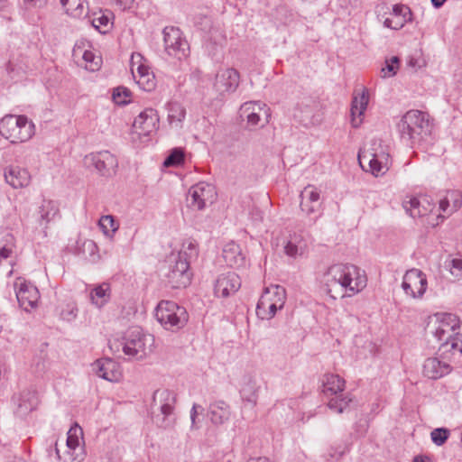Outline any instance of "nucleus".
Masks as SVG:
<instances>
[{
    "label": "nucleus",
    "instance_id": "412c9836",
    "mask_svg": "<svg viewBox=\"0 0 462 462\" xmlns=\"http://www.w3.org/2000/svg\"><path fill=\"white\" fill-rule=\"evenodd\" d=\"M97 375L109 382H118L122 377L120 365L111 358L98 359L92 365Z\"/></svg>",
    "mask_w": 462,
    "mask_h": 462
},
{
    "label": "nucleus",
    "instance_id": "0e129e2a",
    "mask_svg": "<svg viewBox=\"0 0 462 462\" xmlns=\"http://www.w3.org/2000/svg\"><path fill=\"white\" fill-rule=\"evenodd\" d=\"M383 24L387 28L398 30V29H400V28H402L403 26V22H398L394 25H393L392 20L387 18V19H385Z\"/></svg>",
    "mask_w": 462,
    "mask_h": 462
},
{
    "label": "nucleus",
    "instance_id": "39448f33",
    "mask_svg": "<svg viewBox=\"0 0 462 462\" xmlns=\"http://www.w3.org/2000/svg\"><path fill=\"white\" fill-rule=\"evenodd\" d=\"M176 394L168 389H158L153 393L151 404L152 420L162 429L172 428L176 422Z\"/></svg>",
    "mask_w": 462,
    "mask_h": 462
},
{
    "label": "nucleus",
    "instance_id": "bb28decb",
    "mask_svg": "<svg viewBox=\"0 0 462 462\" xmlns=\"http://www.w3.org/2000/svg\"><path fill=\"white\" fill-rule=\"evenodd\" d=\"M60 214L59 205L56 201L51 199H43L38 210V224L46 229L49 224L55 219Z\"/></svg>",
    "mask_w": 462,
    "mask_h": 462
},
{
    "label": "nucleus",
    "instance_id": "3c124183",
    "mask_svg": "<svg viewBox=\"0 0 462 462\" xmlns=\"http://www.w3.org/2000/svg\"><path fill=\"white\" fill-rule=\"evenodd\" d=\"M448 263V267L452 276L460 279L462 277V259L452 258Z\"/></svg>",
    "mask_w": 462,
    "mask_h": 462
},
{
    "label": "nucleus",
    "instance_id": "680f3d73",
    "mask_svg": "<svg viewBox=\"0 0 462 462\" xmlns=\"http://www.w3.org/2000/svg\"><path fill=\"white\" fill-rule=\"evenodd\" d=\"M449 196L453 199V205L451 206L450 210L448 212V214H451L460 208L462 200L459 199V196L455 192H451Z\"/></svg>",
    "mask_w": 462,
    "mask_h": 462
},
{
    "label": "nucleus",
    "instance_id": "ddd939ff",
    "mask_svg": "<svg viewBox=\"0 0 462 462\" xmlns=\"http://www.w3.org/2000/svg\"><path fill=\"white\" fill-rule=\"evenodd\" d=\"M172 262L174 264H171L169 273L166 274L167 282L174 289L187 287L191 279L189 260L174 256Z\"/></svg>",
    "mask_w": 462,
    "mask_h": 462
},
{
    "label": "nucleus",
    "instance_id": "423d86ee",
    "mask_svg": "<svg viewBox=\"0 0 462 462\" xmlns=\"http://www.w3.org/2000/svg\"><path fill=\"white\" fill-rule=\"evenodd\" d=\"M34 134V124L25 116L6 115L0 120V134L12 143H24Z\"/></svg>",
    "mask_w": 462,
    "mask_h": 462
},
{
    "label": "nucleus",
    "instance_id": "7c9ffc66",
    "mask_svg": "<svg viewBox=\"0 0 462 462\" xmlns=\"http://www.w3.org/2000/svg\"><path fill=\"white\" fill-rule=\"evenodd\" d=\"M223 258L230 267H241L245 263V257L239 245L235 242H229L224 246Z\"/></svg>",
    "mask_w": 462,
    "mask_h": 462
},
{
    "label": "nucleus",
    "instance_id": "37998d69",
    "mask_svg": "<svg viewBox=\"0 0 462 462\" xmlns=\"http://www.w3.org/2000/svg\"><path fill=\"white\" fill-rule=\"evenodd\" d=\"M440 350L444 353L451 352L452 355L457 352L462 354V334L459 333V330L453 336V337H451L446 346H442Z\"/></svg>",
    "mask_w": 462,
    "mask_h": 462
},
{
    "label": "nucleus",
    "instance_id": "2eb2a0df",
    "mask_svg": "<svg viewBox=\"0 0 462 462\" xmlns=\"http://www.w3.org/2000/svg\"><path fill=\"white\" fill-rule=\"evenodd\" d=\"M85 164L94 167L101 175L107 176L117 167V159L108 151H101L85 156Z\"/></svg>",
    "mask_w": 462,
    "mask_h": 462
},
{
    "label": "nucleus",
    "instance_id": "e433bc0d",
    "mask_svg": "<svg viewBox=\"0 0 462 462\" xmlns=\"http://www.w3.org/2000/svg\"><path fill=\"white\" fill-rule=\"evenodd\" d=\"M131 61H134V60H131ZM131 70L134 79L138 77V84L144 85L146 83L149 88L153 86V76L147 66L132 62Z\"/></svg>",
    "mask_w": 462,
    "mask_h": 462
},
{
    "label": "nucleus",
    "instance_id": "09e8293b",
    "mask_svg": "<svg viewBox=\"0 0 462 462\" xmlns=\"http://www.w3.org/2000/svg\"><path fill=\"white\" fill-rule=\"evenodd\" d=\"M449 436V430L445 428H438L431 431V440L437 446L443 445Z\"/></svg>",
    "mask_w": 462,
    "mask_h": 462
},
{
    "label": "nucleus",
    "instance_id": "a18cd8bd",
    "mask_svg": "<svg viewBox=\"0 0 462 462\" xmlns=\"http://www.w3.org/2000/svg\"><path fill=\"white\" fill-rule=\"evenodd\" d=\"M278 296L280 299H282L281 296L282 297V294ZM278 310H282V300L279 299L276 302L273 303V305L267 306V310H258L256 315L263 320H270L275 316Z\"/></svg>",
    "mask_w": 462,
    "mask_h": 462
},
{
    "label": "nucleus",
    "instance_id": "c9c22d12",
    "mask_svg": "<svg viewBox=\"0 0 462 462\" xmlns=\"http://www.w3.org/2000/svg\"><path fill=\"white\" fill-rule=\"evenodd\" d=\"M167 110L170 125L175 127H181V124L186 116L184 106L179 102L171 101L167 104Z\"/></svg>",
    "mask_w": 462,
    "mask_h": 462
},
{
    "label": "nucleus",
    "instance_id": "f3484780",
    "mask_svg": "<svg viewBox=\"0 0 462 462\" xmlns=\"http://www.w3.org/2000/svg\"><path fill=\"white\" fill-rule=\"evenodd\" d=\"M159 116L152 108L145 109L135 117L133 128L139 136H149L158 128Z\"/></svg>",
    "mask_w": 462,
    "mask_h": 462
},
{
    "label": "nucleus",
    "instance_id": "c756f323",
    "mask_svg": "<svg viewBox=\"0 0 462 462\" xmlns=\"http://www.w3.org/2000/svg\"><path fill=\"white\" fill-rule=\"evenodd\" d=\"M346 382L337 374H326L322 379V393L328 398L344 392Z\"/></svg>",
    "mask_w": 462,
    "mask_h": 462
},
{
    "label": "nucleus",
    "instance_id": "f257e3e1",
    "mask_svg": "<svg viewBox=\"0 0 462 462\" xmlns=\"http://www.w3.org/2000/svg\"><path fill=\"white\" fill-rule=\"evenodd\" d=\"M321 283L326 293L337 300L353 297L367 285L365 271L351 263H334L323 273Z\"/></svg>",
    "mask_w": 462,
    "mask_h": 462
},
{
    "label": "nucleus",
    "instance_id": "4be33fe9",
    "mask_svg": "<svg viewBox=\"0 0 462 462\" xmlns=\"http://www.w3.org/2000/svg\"><path fill=\"white\" fill-rule=\"evenodd\" d=\"M368 102L369 93L365 87H362L360 91L357 89L354 91L351 103L352 125L354 127H357L361 124L362 119L360 117L366 110Z\"/></svg>",
    "mask_w": 462,
    "mask_h": 462
},
{
    "label": "nucleus",
    "instance_id": "bf43d9fd",
    "mask_svg": "<svg viewBox=\"0 0 462 462\" xmlns=\"http://www.w3.org/2000/svg\"><path fill=\"white\" fill-rule=\"evenodd\" d=\"M272 299L269 295V290H263L261 298L259 299L257 305H256V312L258 310H267V306L273 305Z\"/></svg>",
    "mask_w": 462,
    "mask_h": 462
},
{
    "label": "nucleus",
    "instance_id": "c85d7f7f",
    "mask_svg": "<svg viewBox=\"0 0 462 462\" xmlns=\"http://www.w3.org/2000/svg\"><path fill=\"white\" fill-rule=\"evenodd\" d=\"M356 401L351 393H344L343 392L330 397L328 400V408L337 414L348 411L354 406Z\"/></svg>",
    "mask_w": 462,
    "mask_h": 462
},
{
    "label": "nucleus",
    "instance_id": "c03bdc74",
    "mask_svg": "<svg viewBox=\"0 0 462 462\" xmlns=\"http://www.w3.org/2000/svg\"><path fill=\"white\" fill-rule=\"evenodd\" d=\"M197 243L195 241L187 240L182 244V247L176 256L179 258H187L189 261L190 259L197 257Z\"/></svg>",
    "mask_w": 462,
    "mask_h": 462
},
{
    "label": "nucleus",
    "instance_id": "603ef678",
    "mask_svg": "<svg viewBox=\"0 0 462 462\" xmlns=\"http://www.w3.org/2000/svg\"><path fill=\"white\" fill-rule=\"evenodd\" d=\"M305 125L312 124V109L306 106L304 109L298 108L294 114Z\"/></svg>",
    "mask_w": 462,
    "mask_h": 462
},
{
    "label": "nucleus",
    "instance_id": "4d7b16f0",
    "mask_svg": "<svg viewBox=\"0 0 462 462\" xmlns=\"http://www.w3.org/2000/svg\"><path fill=\"white\" fill-rule=\"evenodd\" d=\"M272 299L269 295V290H263L261 298L259 299L257 305H256V312L258 310H267V306L273 305Z\"/></svg>",
    "mask_w": 462,
    "mask_h": 462
},
{
    "label": "nucleus",
    "instance_id": "a211bd4d",
    "mask_svg": "<svg viewBox=\"0 0 462 462\" xmlns=\"http://www.w3.org/2000/svg\"><path fill=\"white\" fill-rule=\"evenodd\" d=\"M241 287V279L234 272L220 274L215 283L214 291L217 297L226 298Z\"/></svg>",
    "mask_w": 462,
    "mask_h": 462
},
{
    "label": "nucleus",
    "instance_id": "473e14b6",
    "mask_svg": "<svg viewBox=\"0 0 462 462\" xmlns=\"http://www.w3.org/2000/svg\"><path fill=\"white\" fill-rule=\"evenodd\" d=\"M209 414L212 423L221 425L229 420L231 409L226 402L219 400L209 405Z\"/></svg>",
    "mask_w": 462,
    "mask_h": 462
},
{
    "label": "nucleus",
    "instance_id": "49530a36",
    "mask_svg": "<svg viewBox=\"0 0 462 462\" xmlns=\"http://www.w3.org/2000/svg\"><path fill=\"white\" fill-rule=\"evenodd\" d=\"M103 60H77V67L88 71L95 72L100 69Z\"/></svg>",
    "mask_w": 462,
    "mask_h": 462
},
{
    "label": "nucleus",
    "instance_id": "4468645a",
    "mask_svg": "<svg viewBox=\"0 0 462 462\" xmlns=\"http://www.w3.org/2000/svg\"><path fill=\"white\" fill-rule=\"evenodd\" d=\"M14 287L16 289V298L21 308L25 311H30L37 307L40 293L33 284L18 278L14 283Z\"/></svg>",
    "mask_w": 462,
    "mask_h": 462
},
{
    "label": "nucleus",
    "instance_id": "6e6552de",
    "mask_svg": "<svg viewBox=\"0 0 462 462\" xmlns=\"http://www.w3.org/2000/svg\"><path fill=\"white\" fill-rule=\"evenodd\" d=\"M460 321L455 314L437 313L428 324L429 332L440 342L439 349L459 330Z\"/></svg>",
    "mask_w": 462,
    "mask_h": 462
},
{
    "label": "nucleus",
    "instance_id": "a19ab883",
    "mask_svg": "<svg viewBox=\"0 0 462 462\" xmlns=\"http://www.w3.org/2000/svg\"><path fill=\"white\" fill-rule=\"evenodd\" d=\"M131 91L125 87H117L113 90V100L116 104L125 106L131 101Z\"/></svg>",
    "mask_w": 462,
    "mask_h": 462
},
{
    "label": "nucleus",
    "instance_id": "b1692460",
    "mask_svg": "<svg viewBox=\"0 0 462 462\" xmlns=\"http://www.w3.org/2000/svg\"><path fill=\"white\" fill-rule=\"evenodd\" d=\"M403 208L409 215L415 217H422L430 214L434 205L430 203L427 196L420 198H411L403 202Z\"/></svg>",
    "mask_w": 462,
    "mask_h": 462
},
{
    "label": "nucleus",
    "instance_id": "20e7f679",
    "mask_svg": "<svg viewBox=\"0 0 462 462\" xmlns=\"http://www.w3.org/2000/svg\"><path fill=\"white\" fill-rule=\"evenodd\" d=\"M402 140L408 144H414L430 133L429 115L420 110H410L398 123Z\"/></svg>",
    "mask_w": 462,
    "mask_h": 462
},
{
    "label": "nucleus",
    "instance_id": "a878e982",
    "mask_svg": "<svg viewBox=\"0 0 462 462\" xmlns=\"http://www.w3.org/2000/svg\"><path fill=\"white\" fill-rule=\"evenodd\" d=\"M5 179L13 188L20 189L30 184L31 175L26 169L11 165L5 171Z\"/></svg>",
    "mask_w": 462,
    "mask_h": 462
},
{
    "label": "nucleus",
    "instance_id": "338daca9",
    "mask_svg": "<svg viewBox=\"0 0 462 462\" xmlns=\"http://www.w3.org/2000/svg\"><path fill=\"white\" fill-rule=\"evenodd\" d=\"M12 254V249L8 248L6 246H3L0 249V258L6 259L8 258Z\"/></svg>",
    "mask_w": 462,
    "mask_h": 462
},
{
    "label": "nucleus",
    "instance_id": "864d4df0",
    "mask_svg": "<svg viewBox=\"0 0 462 462\" xmlns=\"http://www.w3.org/2000/svg\"><path fill=\"white\" fill-rule=\"evenodd\" d=\"M393 13L396 16H402L403 23L407 21L411 20V15H412L411 11L408 6H406L404 5H395L393 7Z\"/></svg>",
    "mask_w": 462,
    "mask_h": 462
},
{
    "label": "nucleus",
    "instance_id": "393cba45",
    "mask_svg": "<svg viewBox=\"0 0 462 462\" xmlns=\"http://www.w3.org/2000/svg\"><path fill=\"white\" fill-rule=\"evenodd\" d=\"M450 372V365L439 360L438 357H430L424 361L422 373L429 379L438 380Z\"/></svg>",
    "mask_w": 462,
    "mask_h": 462
},
{
    "label": "nucleus",
    "instance_id": "f704fd0d",
    "mask_svg": "<svg viewBox=\"0 0 462 462\" xmlns=\"http://www.w3.org/2000/svg\"><path fill=\"white\" fill-rule=\"evenodd\" d=\"M66 13L74 18L86 17L88 14L87 0H60Z\"/></svg>",
    "mask_w": 462,
    "mask_h": 462
},
{
    "label": "nucleus",
    "instance_id": "774afa93",
    "mask_svg": "<svg viewBox=\"0 0 462 462\" xmlns=\"http://www.w3.org/2000/svg\"><path fill=\"white\" fill-rule=\"evenodd\" d=\"M247 462H273L268 457H252L247 460Z\"/></svg>",
    "mask_w": 462,
    "mask_h": 462
},
{
    "label": "nucleus",
    "instance_id": "72a5a7b5",
    "mask_svg": "<svg viewBox=\"0 0 462 462\" xmlns=\"http://www.w3.org/2000/svg\"><path fill=\"white\" fill-rule=\"evenodd\" d=\"M90 301L97 308H102L111 298V288L109 283L103 282L96 285L89 292Z\"/></svg>",
    "mask_w": 462,
    "mask_h": 462
},
{
    "label": "nucleus",
    "instance_id": "1a4fd4ad",
    "mask_svg": "<svg viewBox=\"0 0 462 462\" xmlns=\"http://www.w3.org/2000/svg\"><path fill=\"white\" fill-rule=\"evenodd\" d=\"M162 33L165 51L169 56L175 58H188L189 56V45L180 28L166 26Z\"/></svg>",
    "mask_w": 462,
    "mask_h": 462
},
{
    "label": "nucleus",
    "instance_id": "de8ad7c7",
    "mask_svg": "<svg viewBox=\"0 0 462 462\" xmlns=\"http://www.w3.org/2000/svg\"><path fill=\"white\" fill-rule=\"evenodd\" d=\"M184 160V153L181 149L175 148L165 159L163 165L165 167L180 165Z\"/></svg>",
    "mask_w": 462,
    "mask_h": 462
},
{
    "label": "nucleus",
    "instance_id": "cd10ccee",
    "mask_svg": "<svg viewBox=\"0 0 462 462\" xmlns=\"http://www.w3.org/2000/svg\"><path fill=\"white\" fill-rule=\"evenodd\" d=\"M259 388L256 379L251 374H245L243 377L240 389L242 399L252 406H255L257 403Z\"/></svg>",
    "mask_w": 462,
    "mask_h": 462
},
{
    "label": "nucleus",
    "instance_id": "7ed1b4c3",
    "mask_svg": "<svg viewBox=\"0 0 462 462\" xmlns=\"http://www.w3.org/2000/svg\"><path fill=\"white\" fill-rule=\"evenodd\" d=\"M360 166L375 177L384 175L391 165L388 147L381 140H371L362 148L357 156Z\"/></svg>",
    "mask_w": 462,
    "mask_h": 462
},
{
    "label": "nucleus",
    "instance_id": "ea45409f",
    "mask_svg": "<svg viewBox=\"0 0 462 462\" xmlns=\"http://www.w3.org/2000/svg\"><path fill=\"white\" fill-rule=\"evenodd\" d=\"M92 46L89 42L79 41L76 42L72 54L74 58H96L97 53L92 50Z\"/></svg>",
    "mask_w": 462,
    "mask_h": 462
},
{
    "label": "nucleus",
    "instance_id": "aec40b11",
    "mask_svg": "<svg viewBox=\"0 0 462 462\" xmlns=\"http://www.w3.org/2000/svg\"><path fill=\"white\" fill-rule=\"evenodd\" d=\"M300 208L302 213L310 217L320 207V191L313 185L306 186L300 194Z\"/></svg>",
    "mask_w": 462,
    "mask_h": 462
},
{
    "label": "nucleus",
    "instance_id": "9b49d317",
    "mask_svg": "<svg viewBox=\"0 0 462 462\" xmlns=\"http://www.w3.org/2000/svg\"><path fill=\"white\" fill-rule=\"evenodd\" d=\"M240 116L247 127L263 126L269 122L270 109L261 102H245L240 107Z\"/></svg>",
    "mask_w": 462,
    "mask_h": 462
},
{
    "label": "nucleus",
    "instance_id": "f03ea898",
    "mask_svg": "<svg viewBox=\"0 0 462 462\" xmlns=\"http://www.w3.org/2000/svg\"><path fill=\"white\" fill-rule=\"evenodd\" d=\"M108 344L114 354L122 351L128 359L142 360L152 352L154 337L144 333L142 328L134 327L125 332L122 340H109Z\"/></svg>",
    "mask_w": 462,
    "mask_h": 462
},
{
    "label": "nucleus",
    "instance_id": "2f4dec72",
    "mask_svg": "<svg viewBox=\"0 0 462 462\" xmlns=\"http://www.w3.org/2000/svg\"><path fill=\"white\" fill-rule=\"evenodd\" d=\"M307 242L301 234L293 233L290 235L284 245V253L290 257L296 258L302 255L307 250Z\"/></svg>",
    "mask_w": 462,
    "mask_h": 462
},
{
    "label": "nucleus",
    "instance_id": "79ce46f5",
    "mask_svg": "<svg viewBox=\"0 0 462 462\" xmlns=\"http://www.w3.org/2000/svg\"><path fill=\"white\" fill-rule=\"evenodd\" d=\"M402 60H385L384 65L381 68L383 79L391 78L396 75L401 67Z\"/></svg>",
    "mask_w": 462,
    "mask_h": 462
},
{
    "label": "nucleus",
    "instance_id": "58836bf2",
    "mask_svg": "<svg viewBox=\"0 0 462 462\" xmlns=\"http://www.w3.org/2000/svg\"><path fill=\"white\" fill-rule=\"evenodd\" d=\"M90 23L101 33H106L112 27L110 15L101 12L95 14Z\"/></svg>",
    "mask_w": 462,
    "mask_h": 462
},
{
    "label": "nucleus",
    "instance_id": "5fc2aeb1",
    "mask_svg": "<svg viewBox=\"0 0 462 462\" xmlns=\"http://www.w3.org/2000/svg\"><path fill=\"white\" fill-rule=\"evenodd\" d=\"M195 24L201 31L210 32L211 27H212V21H211V18L207 15L199 14L195 18Z\"/></svg>",
    "mask_w": 462,
    "mask_h": 462
},
{
    "label": "nucleus",
    "instance_id": "69168bd1",
    "mask_svg": "<svg viewBox=\"0 0 462 462\" xmlns=\"http://www.w3.org/2000/svg\"><path fill=\"white\" fill-rule=\"evenodd\" d=\"M48 0H27V4L30 6H33L36 8H42L46 5Z\"/></svg>",
    "mask_w": 462,
    "mask_h": 462
},
{
    "label": "nucleus",
    "instance_id": "f8f14e48",
    "mask_svg": "<svg viewBox=\"0 0 462 462\" xmlns=\"http://www.w3.org/2000/svg\"><path fill=\"white\" fill-rule=\"evenodd\" d=\"M426 274L416 268L408 270L402 280V288L407 296L421 299L427 290Z\"/></svg>",
    "mask_w": 462,
    "mask_h": 462
},
{
    "label": "nucleus",
    "instance_id": "e2e57ef3",
    "mask_svg": "<svg viewBox=\"0 0 462 462\" xmlns=\"http://www.w3.org/2000/svg\"><path fill=\"white\" fill-rule=\"evenodd\" d=\"M449 198L446 197L445 199L439 201V210L443 213H447L448 215L450 210Z\"/></svg>",
    "mask_w": 462,
    "mask_h": 462
},
{
    "label": "nucleus",
    "instance_id": "052dcab7",
    "mask_svg": "<svg viewBox=\"0 0 462 462\" xmlns=\"http://www.w3.org/2000/svg\"><path fill=\"white\" fill-rule=\"evenodd\" d=\"M426 66V60H408L406 63V70L409 73H414L419 69Z\"/></svg>",
    "mask_w": 462,
    "mask_h": 462
},
{
    "label": "nucleus",
    "instance_id": "dca6fc26",
    "mask_svg": "<svg viewBox=\"0 0 462 462\" xmlns=\"http://www.w3.org/2000/svg\"><path fill=\"white\" fill-rule=\"evenodd\" d=\"M82 429L75 424L68 431L67 450L64 452V462H81L84 458L83 448L80 447Z\"/></svg>",
    "mask_w": 462,
    "mask_h": 462
},
{
    "label": "nucleus",
    "instance_id": "8fccbe9b",
    "mask_svg": "<svg viewBox=\"0 0 462 462\" xmlns=\"http://www.w3.org/2000/svg\"><path fill=\"white\" fill-rule=\"evenodd\" d=\"M265 290H269V295L272 299L273 302H276L278 300V295L282 294L281 300H282V309L283 308L285 301H286V291L285 289L281 285H271L270 287H266Z\"/></svg>",
    "mask_w": 462,
    "mask_h": 462
},
{
    "label": "nucleus",
    "instance_id": "4c0bfd02",
    "mask_svg": "<svg viewBox=\"0 0 462 462\" xmlns=\"http://www.w3.org/2000/svg\"><path fill=\"white\" fill-rule=\"evenodd\" d=\"M98 226L107 237H113L119 227L118 222L111 215L102 216L98 221Z\"/></svg>",
    "mask_w": 462,
    "mask_h": 462
},
{
    "label": "nucleus",
    "instance_id": "13d9d810",
    "mask_svg": "<svg viewBox=\"0 0 462 462\" xmlns=\"http://www.w3.org/2000/svg\"><path fill=\"white\" fill-rule=\"evenodd\" d=\"M272 299L269 295V290H263L261 298L259 299L257 305H256V312L258 310H267V306L273 305Z\"/></svg>",
    "mask_w": 462,
    "mask_h": 462
},
{
    "label": "nucleus",
    "instance_id": "0eeeda50",
    "mask_svg": "<svg viewBox=\"0 0 462 462\" xmlns=\"http://www.w3.org/2000/svg\"><path fill=\"white\" fill-rule=\"evenodd\" d=\"M155 318L167 330L175 331L183 328L189 319L185 308L171 300H162L155 309Z\"/></svg>",
    "mask_w": 462,
    "mask_h": 462
},
{
    "label": "nucleus",
    "instance_id": "6e6d98bb",
    "mask_svg": "<svg viewBox=\"0 0 462 462\" xmlns=\"http://www.w3.org/2000/svg\"><path fill=\"white\" fill-rule=\"evenodd\" d=\"M78 315V308L74 304L67 305V308L62 310L60 317L62 319L71 321L76 319Z\"/></svg>",
    "mask_w": 462,
    "mask_h": 462
},
{
    "label": "nucleus",
    "instance_id": "5701e85b",
    "mask_svg": "<svg viewBox=\"0 0 462 462\" xmlns=\"http://www.w3.org/2000/svg\"><path fill=\"white\" fill-rule=\"evenodd\" d=\"M12 401L14 405V412L20 417L29 414L38 403L35 393L28 390L14 394Z\"/></svg>",
    "mask_w": 462,
    "mask_h": 462
},
{
    "label": "nucleus",
    "instance_id": "6ab92c4d",
    "mask_svg": "<svg viewBox=\"0 0 462 462\" xmlns=\"http://www.w3.org/2000/svg\"><path fill=\"white\" fill-rule=\"evenodd\" d=\"M239 84V74L232 68L220 69L217 75L214 88L220 95L234 92Z\"/></svg>",
    "mask_w": 462,
    "mask_h": 462
},
{
    "label": "nucleus",
    "instance_id": "9d476101",
    "mask_svg": "<svg viewBox=\"0 0 462 462\" xmlns=\"http://www.w3.org/2000/svg\"><path fill=\"white\" fill-rule=\"evenodd\" d=\"M217 198L216 189L207 182H199L191 186L187 196L188 206L193 209L202 210L213 204Z\"/></svg>",
    "mask_w": 462,
    "mask_h": 462
}]
</instances>
